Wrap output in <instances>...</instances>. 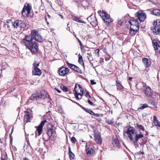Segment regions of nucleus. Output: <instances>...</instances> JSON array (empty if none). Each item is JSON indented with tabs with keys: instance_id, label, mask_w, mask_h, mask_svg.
<instances>
[{
	"instance_id": "1",
	"label": "nucleus",
	"mask_w": 160,
	"mask_h": 160,
	"mask_svg": "<svg viewBox=\"0 0 160 160\" xmlns=\"http://www.w3.org/2000/svg\"><path fill=\"white\" fill-rule=\"evenodd\" d=\"M136 127L138 130L140 131L139 134H138L135 132L134 128L131 126H128L126 132L124 134V136H125L126 133L127 134L128 138L130 141L132 142L134 145H136L138 144V142L139 139L144 137L143 135L141 133L140 130L143 131H145L144 127L142 125L139 124L138 123H136Z\"/></svg>"
},
{
	"instance_id": "2",
	"label": "nucleus",
	"mask_w": 160,
	"mask_h": 160,
	"mask_svg": "<svg viewBox=\"0 0 160 160\" xmlns=\"http://www.w3.org/2000/svg\"><path fill=\"white\" fill-rule=\"evenodd\" d=\"M47 123V133L48 136V139L54 142L57 139V134L54 126L50 123L48 122L46 119L42 121L38 126L35 127V128H37L35 132L36 135V136L37 135L36 132H37L38 136H40L42 133L43 127L46 123Z\"/></svg>"
},
{
	"instance_id": "3",
	"label": "nucleus",
	"mask_w": 160,
	"mask_h": 160,
	"mask_svg": "<svg viewBox=\"0 0 160 160\" xmlns=\"http://www.w3.org/2000/svg\"><path fill=\"white\" fill-rule=\"evenodd\" d=\"M32 37L30 35H26L23 38L21 39V42L33 54L37 52L38 49V45Z\"/></svg>"
},
{
	"instance_id": "4",
	"label": "nucleus",
	"mask_w": 160,
	"mask_h": 160,
	"mask_svg": "<svg viewBox=\"0 0 160 160\" xmlns=\"http://www.w3.org/2000/svg\"><path fill=\"white\" fill-rule=\"evenodd\" d=\"M73 92L75 98L77 100H78L82 99L85 92L79 84L76 83L75 84Z\"/></svg>"
},
{
	"instance_id": "5",
	"label": "nucleus",
	"mask_w": 160,
	"mask_h": 160,
	"mask_svg": "<svg viewBox=\"0 0 160 160\" xmlns=\"http://www.w3.org/2000/svg\"><path fill=\"white\" fill-rule=\"evenodd\" d=\"M47 97L45 91H37L35 93L32 94L28 99V102H31V101L34 100H42L45 99Z\"/></svg>"
},
{
	"instance_id": "6",
	"label": "nucleus",
	"mask_w": 160,
	"mask_h": 160,
	"mask_svg": "<svg viewBox=\"0 0 160 160\" xmlns=\"http://www.w3.org/2000/svg\"><path fill=\"white\" fill-rule=\"evenodd\" d=\"M153 26L151 28L154 34L160 35V19L154 20L152 22Z\"/></svg>"
},
{
	"instance_id": "7",
	"label": "nucleus",
	"mask_w": 160,
	"mask_h": 160,
	"mask_svg": "<svg viewBox=\"0 0 160 160\" xmlns=\"http://www.w3.org/2000/svg\"><path fill=\"white\" fill-rule=\"evenodd\" d=\"M32 8V6L29 3H25L21 12L22 16L25 18L28 17Z\"/></svg>"
},
{
	"instance_id": "8",
	"label": "nucleus",
	"mask_w": 160,
	"mask_h": 160,
	"mask_svg": "<svg viewBox=\"0 0 160 160\" xmlns=\"http://www.w3.org/2000/svg\"><path fill=\"white\" fill-rule=\"evenodd\" d=\"M93 132L94 140L95 142L98 144H101L102 143V139L100 133L99 132L97 128L93 129Z\"/></svg>"
},
{
	"instance_id": "9",
	"label": "nucleus",
	"mask_w": 160,
	"mask_h": 160,
	"mask_svg": "<svg viewBox=\"0 0 160 160\" xmlns=\"http://www.w3.org/2000/svg\"><path fill=\"white\" fill-rule=\"evenodd\" d=\"M99 14L104 22L110 23L113 21L112 19L110 17V16L107 13L106 11H102V12H100Z\"/></svg>"
},
{
	"instance_id": "10",
	"label": "nucleus",
	"mask_w": 160,
	"mask_h": 160,
	"mask_svg": "<svg viewBox=\"0 0 160 160\" xmlns=\"http://www.w3.org/2000/svg\"><path fill=\"white\" fill-rule=\"evenodd\" d=\"M31 36L32 37V38L33 39H34L36 41L39 42H43L42 38L39 34L38 31L35 29L32 30L31 31Z\"/></svg>"
},
{
	"instance_id": "11",
	"label": "nucleus",
	"mask_w": 160,
	"mask_h": 160,
	"mask_svg": "<svg viewBox=\"0 0 160 160\" xmlns=\"http://www.w3.org/2000/svg\"><path fill=\"white\" fill-rule=\"evenodd\" d=\"M12 26L14 28H19L21 29L24 28L26 26L25 22L19 19L15 20L12 23Z\"/></svg>"
},
{
	"instance_id": "12",
	"label": "nucleus",
	"mask_w": 160,
	"mask_h": 160,
	"mask_svg": "<svg viewBox=\"0 0 160 160\" xmlns=\"http://www.w3.org/2000/svg\"><path fill=\"white\" fill-rule=\"evenodd\" d=\"M76 4L80 8H86L89 4V1L87 0H75Z\"/></svg>"
},
{
	"instance_id": "13",
	"label": "nucleus",
	"mask_w": 160,
	"mask_h": 160,
	"mask_svg": "<svg viewBox=\"0 0 160 160\" xmlns=\"http://www.w3.org/2000/svg\"><path fill=\"white\" fill-rule=\"evenodd\" d=\"M128 23L130 24V28L131 29H135L137 28L139 29V24L138 21L134 18H132L128 21Z\"/></svg>"
},
{
	"instance_id": "14",
	"label": "nucleus",
	"mask_w": 160,
	"mask_h": 160,
	"mask_svg": "<svg viewBox=\"0 0 160 160\" xmlns=\"http://www.w3.org/2000/svg\"><path fill=\"white\" fill-rule=\"evenodd\" d=\"M69 71L70 70L68 68L63 66L59 68L58 72L60 76H64L68 75Z\"/></svg>"
},
{
	"instance_id": "15",
	"label": "nucleus",
	"mask_w": 160,
	"mask_h": 160,
	"mask_svg": "<svg viewBox=\"0 0 160 160\" xmlns=\"http://www.w3.org/2000/svg\"><path fill=\"white\" fill-rule=\"evenodd\" d=\"M24 113L23 118L24 122L26 123L31 122V119L33 118L32 114L27 110L24 111Z\"/></svg>"
},
{
	"instance_id": "16",
	"label": "nucleus",
	"mask_w": 160,
	"mask_h": 160,
	"mask_svg": "<svg viewBox=\"0 0 160 160\" xmlns=\"http://www.w3.org/2000/svg\"><path fill=\"white\" fill-rule=\"evenodd\" d=\"M144 94L145 97L152 98L153 95V92L150 87H147L144 90Z\"/></svg>"
},
{
	"instance_id": "17",
	"label": "nucleus",
	"mask_w": 160,
	"mask_h": 160,
	"mask_svg": "<svg viewBox=\"0 0 160 160\" xmlns=\"http://www.w3.org/2000/svg\"><path fill=\"white\" fill-rule=\"evenodd\" d=\"M137 17L139 21L141 22H143L146 18V15L145 13L139 11L137 12Z\"/></svg>"
},
{
	"instance_id": "18",
	"label": "nucleus",
	"mask_w": 160,
	"mask_h": 160,
	"mask_svg": "<svg viewBox=\"0 0 160 160\" xmlns=\"http://www.w3.org/2000/svg\"><path fill=\"white\" fill-rule=\"evenodd\" d=\"M66 62L68 66L70 69L78 73H81L82 72L81 69L77 66L73 64L69 63L68 61H66Z\"/></svg>"
},
{
	"instance_id": "19",
	"label": "nucleus",
	"mask_w": 160,
	"mask_h": 160,
	"mask_svg": "<svg viewBox=\"0 0 160 160\" xmlns=\"http://www.w3.org/2000/svg\"><path fill=\"white\" fill-rule=\"evenodd\" d=\"M87 19L92 26L95 27L97 24V21L95 16L92 15L87 18Z\"/></svg>"
},
{
	"instance_id": "20",
	"label": "nucleus",
	"mask_w": 160,
	"mask_h": 160,
	"mask_svg": "<svg viewBox=\"0 0 160 160\" xmlns=\"http://www.w3.org/2000/svg\"><path fill=\"white\" fill-rule=\"evenodd\" d=\"M112 143L113 146L116 147L117 148H119L121 147L120 141L117 137L116 138L113 137L112 138Z\"/></svg>"
},
{
	"instance_id": "21",
	"label": "nucleus",
	"mask_w": 160,
	"mask_h": 160,
	"mask_svg": "<svg viewBox=\"0 0 160 160\" xmlns=\"http://www.w3.org/2000/svg\"><path fill=\"white\" fill-rule=\"evenodd\" d=\"M32 75L40 76L42 74V71L39 68H34L32 71Z\"/></svg>"
},
{
	"instance_id": "22",
	"label": "nucleus",
	"mask_w": 160,
	"mask_h": 160,
	"mask_svg": "<svg viewBox=\"0 0 160 160\" xmlns=\"http://www.w3.org/2000/svg\"><path fill=\"white\" fill-rule=\"evenodd\" d=\"M142 61L146 68L149 67L151 64V61L147 58H143Z\"/></svg>"
},
{
	"instance_id": "23",
	"label": "nucleus",
	"mask_w": 160,
	"mask_h": 160,
	"mask_svg": "<svg viewBox=\"0 0 160 160\" xmlns=\"http://www.w3.org/2000/svg\"><path fill=\"white\" fill-rule=\"evenodd\" d=\"M152 43L155 49L160 45V41L157 39H154L152 41Z\"/></svg>"
},
{
	"instance_id": "24",
	"label": "nucleus",
	"mask_w": 160,
	"mask_h": 160,
	"mask_svg": "<svg viewBox=\"0 0 160 160\" xmlns=\"http://www.w3.org/2000/svg\"><path fill=\"white\" fill-rule=\"evenodd\" d=\"M153 124H154L155 126H158L159 127L160 126V122L158 120L156 116H153Z\"/></svg>"
},
{
	"instance_id": "25",
	"label": "nucleus",
	"mask_w": 160,
	"mask_h": 160,
	"mask_svg": "<svg viewBox=\"0 0 160 160\" xmlns=\"http://www.w3.org/2000/svg\"><path fill=\"white\" fill-rule=\"evenodd\" d=\"M68 154L70 160H75L74 154L72 152L70 147L68 148Z\"/></svg>"
},
{
	"instance_id": "26",
	"label": "nucleus",
	"mask_w": 160,
	"mask_h": 160,
	"mask_svg": "<svg viewBox=\"0 0 160 160\" xmlns=\"http://www.w3.org/2000/svg\"><path fill=\"white\" fill-rule=\"evenodd\" d=\"M94 153V151L91 148H89L86 149V154L88 156H91Z\"/></svg>"
},
{
	"instance_id": "27",
	"label": "nucleus",
	"mask_w": 160,
	"mask_h": 160,
	"mask_svg": "<svg viewBox=\"0 0 160 160\" xmlns=\"http://www.w3.org/2000/svg\"><path fill=\"white\" fill-rule=\"evenodd\" d=\"M72 19L75 21L78 22H80L83 23H86V22H84L83 20L80 19V18L76 16H72Z\"/></svg>"
},
{
	"instance_id": "28",
	"label": "nucleus",
	"mask_w": 160,
	"mask_h": 160,
	"mask_svg": "<svg viewBox=\"0 0 160 160\" xmlns=\"http://www.w3.org/2000/svg\"><path fill=\"white\" fill-rule=\"evenodd\" d=\"M130 28L129 33L130 35V36H132L135 35L139 29H137V28H135V29L134 28L131 29V28Z\"/></svg>"
},
{
	"instance_id": "29",
	"label": "nucleus",
	"mask_w": 160,
	"mask_h": 160,
	"mask_svg": "<svg viewBox=\"0 0 160 160\" xmlns=\"http://www.w3.org/2000/svg\"><path fill=\"white\" fill-rule=\"evenodd\" d=\"M160 9H154L151 11L152 13L156 16H159V12Z\"/></svg>"
},
{
	"instance_id": "30",
	"label": "nucleus",
	"mask_w": 160,
	"mask_h": 160,
	"mask_svg": "<svg viewBox=\"0 0 160 160\" xmlns=\"http://www.w3.org/2000/svg\"><path fill=\"white\" fill-rule=\"evenodd\" d=\"M87 54L88 55L87 56V58H88V60L90 61V63L92 64L91 62V61L93 60V58L92 57V55L90 50H88L87 51Z\"/></svg>"
},
{
	"instance_id": "31",
	"label": "nucleus",
	"mask_w": 160,
	"mask_h": 160,
	"mask_svg": "<svg viewBox=\"0 0 160 160\" xmlns=\"http://www.w3.org/2000/svg\"><path fill=\"white\" fill-rule=\"evenodd\" d=\"M116 83H117V86L118 87L117 89L118 90H122L123 88V86H122V84L119 82V81L117 80L116 81Z\"/></svg>"
},
{
	"instance_id": "32",
	"label": "nucleus",
	"mask_w": 160,
	"mask_h": 160,
	"mask_svg": "<svg viewBox=\"0 0 160 160\" xmlns=\"http://www.w3.org/2000/svg\"><path fill=\"white\" fill-rule=\"evenodd\" d=\"M141 106L139 108H138L137 110H140L141 109H143L145 108H147L148 107V105L146 103H144L141 104Z\"/></svg>"
},
{
	"instance_id": "33",
	"label": "nucleus",
	"mask_w": 160,
	"mask_h": 160,
	"mask_svg": "<svg viewBox=\"0 0 160 160\" xmlns=\"http://www.w3.org/2000/svg\"><path fill=\"white\" fill-rule=\"evenodd\" d=\"M60 88L64 92H66L68 91V88L62 84H61L60 86Z\"/></svg>"
},
{
	"instance_id": "34",
	"label": "nucleus",
	"mask_w": 160,
	"mask_h": 160,
	"mask_svg": "<svg viewBox=\"0 0 160 160\" xmlns=\"http://www.w3.org/2000/svg\"><path fill=\"white\" fill-rule=\"evenodd\" d=\"M39 66V63L37 61H34V63L32 64V67L33 68H38V67Z\"/></svg>"
},
{
	"instance_id": "35",
	"label": "nucleus",
	"mask_w": 160,
	"mask_h": 160,
	"mask_svg": "<svg viewBox=\"0 0 160 160\" xmlns=\"http://www.w3.org/2000/svg\"><path fill=\"white\" fill-rule=\"evenodd\" d=\"M78 62L81 65H84V62L82 59V57L81 55H79Z\"/></svg>"
},
{
	"instance_id": "36",
	"label": "nucleus",
	"mask_w": 160,
	"mask_h": 160,
	"mask_svg": "<svg viewBox=\"0 0 160 160\" xmlns=\"http://www.w3.org/2000/svg\"><path fill=\"white\" fill-rule=\"evenodd\" d=\"M80 107L85 111L86 112H87V113H90V112L91 110V109H89V108H86L82 106H80Z\"/></svg>"
},
{
	"instance_id": "37",
	"label": "nucleus",
	"mask_w": 160,
	"mask_h": 160,
	"mask_svg": "<svg viewBox=\"0 0 160 160\" xmlns=\"http://www.w3.org/2000/svg\"><path fill=\"white\" fill-rule=\"evenodd\" d=\"M106 122L109 125H111L113 124V121L110 119H106Z\"/></svg>"
},
{
	"instance_id": "38",
	"label": "nucleus",
	"mask_w": 160,
	"mask_h": 160,
	"mask_svg": "<svg viewBox=\"0 0 160 160\" xmlns=\"http://www.w3.org/2000/svg\"><path fill=\"white\" fill-rule=\"evenodd\" d=\"M84 95L87 98H91V97L89 93V92L88 91H87L86 92H84Z\"/></svg>"
},
{
	"instance_id": "39",
	"label": "nucleus",
	"mask_w": 160,
	"mask_h": 160,
	"mask_svg": "<svg viewBox=\"0 0 160 160\" xmlns=\"http://www.w3.org/2000/svg\"><path fill=\"white\" fill-rule=\"evenodd\" d=\"M90 114L93 115L97 117H99L100 114L98 113H95L92 110H91L89 113Z\"/></svg>"
},
{
	"instance_id": "40",
	"label": "nucleus",
	"mask_w": 160,
	"mask_h": 160,
	"mask_svg": "<svg viewBox=\"0 0 160 160\" xmlns=\"http://www.w3.org/2000/svg\"><path fill=\"white\" fill-rule=\"evenodd\" d=\"M99 49H97L95 51V55L98 57L99 56Z\"/></svg>"
},
{
	"instance_id": "41",
	"label": "nucleus",
	"mask_w": 160,
	"mask_h": 160,
	"mask_svg": "<svg viewBox=\"0 0 160 160\" xmlns=\"http://www.w3.org/2000/svg\"><path fill=\"white\" fill-rule=\"evenodd\" d=\"M80 48H81V51L82 53H84L85 52L86 50L85 49L84 46L83 45L81 46Z\"/></svg>"
},
{
	"instance_id": "42",
	"label": "nucleus",
	"mask_w": 160,
	"mask_h": 160,
	"mask_svg": "<svg viewBox=\"0 0 160 160\" xmlns=\"http://www.w3.org/2000/svg\"><path fill=\"white\" fill-rule=\"evenodd\" d=\"M148 103L153 106H155V102L153 100H150L148 101Z\"/></svg>"
},
{
	"instance_id": "43",
	"label": "nucleus",
	"mask_w": 160,
	"mask_h": 160,
	"mask_svg": "<svg viewBox=\"0 0 160 160\" xmlns=\"http://www.w3.org/2000/svg\"><path fill=\"white\" fill-rule=\"evenodd\" d=\"M71 141L73 143H75L77 142V140L74 137H72L71 139Z\"/></svg>"
},
{
	"instance_id": "44",
	"label": "nucleus",
	"mask_w": 160,
	"mask_h": 160,
	"mask_svg": "<svg viewBox=\"0 0 160 160\" xmlns=\"http://www.w3.org/2000/svg\"><path fill=\"white\" fill-rule=\"evenodd\" d=\"M154 50L156 52L160 53V45L155 48Z\"/></svg>"
},
{
	"instance_id": "45",
	"label": "nucleus",
	"mask_w": 160,
	"mask_h": 160,
	"mask_svg": "<svg viewBox=\"0 0 160 160\" xmlns=\"http://www.w3.org/2000/svg\"><path fill=\"white\" fill-rule=\"evenodd\" d=\"M122 22L121 20L119 21L117 23V26L118 27L121 26L122 25Z\"/></svg>"
},
{
	"instance_id": "46",
	"label": "nucleus",
	"mask_w": 160,
	"mask_h": 160,
	"mask_svg": "<svg viewBox=\"0 0 160 160\" xmlns=\"http://www.w3.org/2000/svg\"><path fill=\"white\" fill-rule=\"evenodd\" d=\"M87 101L88 103L90 104V105L92 106H94L95 104H93V103L89 99H88L87 100Z\"/></svg>"
},
{
	"instance_id": "47",
	"label": "nucleus",
	"mask_w": 160,
	"mask_h": 160,
	"mask_svg": "<svg viewBox=\"0 0 160 160\" xmlns=\"http://www.w3.org/2000/svg\"><path fill=\"white\" fill-rule=\"evenodd\" d=\"M12 133V132H11V134L10 135V143L11 144H12V136H11V134Z\"/></svg>"
},
{
	"instance_id": "48",
	"label": "nucleus",
	"mask_w": 160,
	"mask_h": 160,
	"mask_svg": "<svg viewBox=\"0 0 160 160\" xmlns=\"http://www.w3.org/2000/svg\"><path fill=\"white\" fill-rule=\"evenodd\" d=\"M90 82L91 85H94L96 84V82L94 80H90Z\"/></svg>"
},
{
	"instance_id": "49",
	"label": "nucleus",
	"mask_w": 160,
	"mask_h": 160,
	"mask_svg": "<svg viewBox=\"0 0 160 160\" xmlns=\"http://www.w3.org/2000/svg\"><path fill=\"white\" fill-rule=\"evenodd\" d=\"M1 160H8V159L6 157L4 156V158L2 157L1 158Z\"/></svg>"
},
{
	"instance_id": "50",
	"label": "nucleus",
	"mask_w": 160,
	"mask_h": 160,
	"mask_svg": "<svg viewBox=\"0 0 160 160\" xmlns=\"http://www.w3.org/2000/svg\"><path fill=\"white\" fill-rule=\"evenodd\" d=\"M54 89H55V90H56L59 93H61V91L59 89H58L57 88H54Z\"/></svg>"
},
{
	"instance_id": "51",
	"label": "nucleus",
	"mask_w": 160,
	"mask_h": 160,
	"mask_svg": "<svg viewBox=\"0 0 160 160\" xmlns=\"http://www.w3.org/2000/svg\"><path fill=\"white\" fill-rule=\"evenodd\" d=\"M143 88H147V87H150L147 85H146V83H144V84H143Z\"/></svg>"
},
{
	"instance_id": "52",
	"label": "nucleus",
	"mask_w": 160,
	"mask_h": 160,
	"mask_svg": "<svg viewBox=\"0 0 160 160\" xmlns=\"http://www.w3.org/2000/svg\"><path fill=\"white\" fill-rule=\"evenodd\" d=\"M138 154H144V152H143L140 151L138 152Z\"/></svg>"
},
{
	"instance_id": "53",
	"label": "nucleus",
	"mask_w": 160,
	"mask_h": 160,
	"mask_svg": "<svg viewBox=\"0 0 160 160\" xmlns=\"http://www.w3.org/2000/svg\"><path fill=\"white\" fill-rule=\"evenodd\" d=\"M11 21H12V20L11 19H8L7 20L6 22L8 23H10Z\"/></svg>"
},
{
	"instance_id": "54",
	"label": "nucleus",
	"mask_w": 160,
	"mask_h": 160,
	"mask_svg": "<svg viewBox=\"0 0 160 160\" xmlns=\"http://www.w3.org/2000/svg\"><path fill=\"white\" fill-rule=\"evenodd\" d=\"M45 21H46L48 25L49 23V22L47 20V18L46 17V16H45Z\"/></svg>"
},
{
	"instance_id": "55",
	"label": "nucleus",
	"mask_w": 160,
	"mask_h": 160,
	"mask_svg": "<svg viewBox=\"0 0 160 160\" xmlns=\"http://www.w3.org/2000/svg\"><path fill=\"white\" fill-rule=\"evenodd\" d=\"M78 42L79 43V45H80V46H81L82 45H83L82 42H81V41L80 40L79 41H78Z\"/></svg>"
},
{
	"instance_id": "56",
	"label": "nucleus",
	"mask_w": 160,
	"mask_h": 160,
	"mask_svg": "<svg viewBox=\"0 0 160 160\" xmlns=\"http://www.w3.org/2000/svg\"><path fill=\"white\" fill-rule=\"evenodd\" d=\"M132 77H129V78H128L129 80L130 81H132Z\"/></svg>"
},
{
	"instance_id": "57",
	"label": "nucleus",
	"mask_w": 160,
	"mask_h": 160,
	"mask_svg": "<svg viewBox=\"0 0 160 160\" xmlns=\"http://www.w3.org/2000/svg\"><path fill=\"white\" fill-rule=\"evenodd\" d=\"M23 160H29V159L26 157H25L23 158Z\"/></svg>"
},
{
	"instance_id": "58",
	"label": "nucleus",
	"mask_w": 160,
	"mask_h": 160,
	"mask_svg": "<svg viewBox=\"0 0 160 160\" xmlns=\"http://www.w3.org/2000/svg\"><path fill=\"white\" fill-rule=\"evenodd\" d=\"M149 1H150V2H152V3H153V2H154V1H152L151 0H149Z\"/></svg>"
},
{
	"instance_id": "59",
	"label": "nucleus",
	"mask_w": 160,
	"mask_h": 160,
	"mask_svg": "<svg viewBox=\"0 0 160 160\" xmlns=\"http://www.w3.org/2000/svg\"><path fill=\"white\" fill-rule=\"evenodd\" d=\"M76 39H77V40L78 41V42L80 40L79 39V38H76Z\"/></svg>"
},
{
	"instance_id": "60",
	"label": "nucleus",
	"mask_w": 160,
	"mask_h": 160,
	"mask_svg": "<svg viewBox=\"0 0 160 160\" xmlns=\"http://www.w3.org/2000/svg\"><path fill=\"white\" fill-rule=\"evenodd\" d=\"M158 144H159V146L160 147V140H159V142Z\"/></svg>"
},
{
	"instance_id": "61",
	"label": "nucleus",
	"mask_w": 160,
	"mask_h": 160,
	"mask_svg": "<svg viewBox=\"0 0 160 160\" xmlns=\"http://www.w3.org/2000/svg\"><path fill=\"white\" fill-rule=\"evenodd\" d=\"M109 59V58H108H108H106L105 59V60H108Z\"/></svg>"
},
{
	"instance_id": "62",
	"label": "nucleus",
	"mask_w": 160,
	"mask_h": 160,
	"mask_svg": "<svg viewBox=\"0 0 160 160\" xmlns=\"http://www.w3.org/2000/svg\"><path fill=\"white\" fill-rule=\"evenodd\" d=\"M146 134L147 135V134H148V132L147 131H146Z\"/></svg>"
},
{
	"instance_id": "63",
	"label": "nucleus",
	"mask_w": 160,
	"mask_h": 160,
	"mask_svg": "<svg viewBox=\"0 0 160 160\" xmlns=\"http://www.w3.org/2000/svg\"><path fill=\"white\" fill-rule=\"evenodd\" d=\"M48 17L49 18H50V16L49 15H48Z\"/></svg>"
},
{
	"instance_id": "64",
	"label": "nucleus",
	"mask_w": 160,
	"mask_h": 160,
	"mask_svg": "<svg viewBox=\"0 0 160 160\" xmlns=\"http://www.w3.org/2000/svg\"><path fill=\"white\" fill-rule=\"evenodd\" d=\"M90 137L91 138H92V136H90Z\"/></svg>"
}]
</instances>
